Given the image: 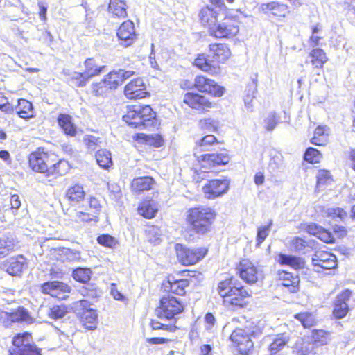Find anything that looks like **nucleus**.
<instances>
[{"mask_svg":"<svg viewBox=\"0 0 355 355\" xmlns=\"http://www.w3.org/2000/svg\"><path fill=\"white\" fill-rule=\"evenodd\" d=\"M44 311L50 318L53 320L62 318L68 313L67 307L63 304L46 307Z\"/></svg>","mask_w":355,"mask_h":355,"instance_id":"nucleus-40","label":"nucleus"},{"mask_svg":"<svg viewBox=\"0 0 355 355\" xmlns=\"http://www.w3.org/2000/svg\"><path fill=\"white\" fill-rule=\"evenodd\" d=\"M230 181L227 178L213 179L202 187V192L207 199H215L226 193L230 189Z\"/></svg>","mask_w":355,"mask_h":355,"instance_id":"nucleus-8","label":"nucleus"},{"mask_svg":"<svg viewBox=\"0 0 355 355\" xmlns=\"http://www.w3.org/2000/svg\"><path fill=\"white\" fill-rule=\"evenodd\" d=\"M322 30V26L319 24L312 28V33L309 40V44L312 47L320 45L322 37L318 35L319 32Z\"/></svg>","mask_w":355,"mask_h":355,"instance_id":"nucleus-52","label":"nucleus"},{"mask_svg":"<svg viewBox=\"0 0 355 355\" xmlns=\"http://www.w3.org/2000/svg\"><path fill=\"white\" fill-rule=\"evenodd\" d=\"M95 157L98 164L103 168H108L112 165L111 153L106 149L98 150Z\"/></svg>","mask_w":355,"mask_h":355,"instance_id":"nucleus-42","label":"nucleus"},{"mask_svg":"<svg viewBox=\"0 0 355 355\" xmlns=\"http://www.w3.org/2000/svg\"><path fill=\"white\" fill-rule=\"evenodd\" d=\"M297 318L305 328H309L314 325L315 320L314 316L309 313H300L295 315Z\"/></svg>","mask_w":355,"mask_h":355,"instance_id":"nucleus-50","label":"nucleus"},{"mask_svg":"<svg viewBox=\"0 0 355 355\" xmlns=\"http://www.w3.org/2000/svg\"><path fill=\"white\" fill-rule=\"evenodd\" d=\"M150 325H151L153 329H155V330L165 329L168 331H173L175 329V327L174 325L164 324L161 323L160 322L157 321L155 320H151Z\"/></svg>","mask_w":355,"mask_h":355,"instance_id":"nucleus-63","label":"nucleus"},{"mask_svg":"<svg viewBox=\"0 0 355 355\" xmlns=\"http://www.w3.org/2000/svg\"><path fill=\"white\" fill-rule=\"evenodd\" d=\"M51 158H55V155L39 148L30 154L28 157L29 166L33 171L46 175L49 164L52 162Z\"/></svg>","mask_w":355,"mask_h":355,"instance_id":"nucleus-7","label":"nucleus"},{"mask_svg":"<svg viewBox=\"0 0 355 355\" xmlns=\"http://www.w3.org/2000/svg\"><path fill=\"white\" fill-rule=\"evenodd\" d=\"M217 15L218 12L208 6L203 8L200 12L201 22L205 26H209V31L211 26L216 24Z\"/></svg>","mask_w":355,"mask_h":355,"instance_id":"nucleus-34","label":"nucleus"},{"mask_svg":"<svg viewBox=\"0 0 355 355\" xmlns=\"http://www.w3.org/2000/svg\"><path fill=\"white\" fill-rule=\"evenodd\" d=\"M317 237L325 243H331L335 241L334 234L324 228L321 230Z\"/></svg>","mask_w":355,"mask_h":355,"instance_id":"nucleus-61","label":"nucleus"},{"mask_svg":"<svg viewBox=\"0 0 355 355\" xmlns=\"http://www.w3.org/2000/svg\"><path fill=\"white\" fill-rule=\"evenodd\" d=\"M352 291L349 289L344 290L337 295L334 309V315L336 318H344L349 311V305L347 302L352 296Z\"/></svg>","mask_w":355,"mask_h":355,"instance_id":"nucleus-19","label":"nucleus"},{"mask_svg":"<svg viewBox=\"0 0 355 355\" xmlns=\"http://www.w3.org/2000/svg\"><path fill=\"white\" fill-rule=\"evenodd\" d=\"M314 343H304L301 349L298 352L300 355H309L313 354L314 349Z\"/></svg>","mask_w":355,"mask_h":355,"instance_id":"nucleus-64","label":"nucleus"},{"mask_svg":"<svg viewBox=\"0 0 355 355\" xmlns=\"http://www.w3.org/2000/svg\"><path fill=\"white\" fill-rule=\"evenodd\" d=\"M312 338L315 344L323 345L327 343L328 334L324 330H315L313 332Z\"/></svg>","mask_w":355,"mask_h":355,"instance_id":"nucleus-58","label":"nucleus"},{"mask_svg":"<svg viewBox=\"0 0 355 355\" xmlns=\"http://www.w3.org/2000/svg\"><path fill=\"white\" fill-rule=\"evenodd\" d=\"M1 319L4 320L6 325H10L11 323L16 322H25L29 324L35 321V319L31 315L28 311L24 307H19L11 313H3L1 315Z\"/></svg>","mask_w":355,"mask_h":355,"instance_id":"nucleus-15","label":"nucleus"},{"mask_svg":"<svg viewBox=\"0 0 355 355\" xmlns=\"http://www.w3.org/2000/svg\"><path fill=\"white\" fill-rule=\"evenodd\" d=\"M184 306L173 296L164 297L160 300L159 306L156 308L155 315L161 319H175V315L182 312Z\"/></svg>","mask_w":355,"mask_h":355,"instance_id":"nucleus-4","label":"nucleus"},{"mask_svg":"<svg viewBox=\"0 0 355 355\" xmlns=\"http://www.w3.org/2000/svg\"><path fill=\"white\" fill-rule=\"evenodd\" d=\"M327 215L334 219L338 218L340 220H344L347 216V213L340 207L329 208Z\"/></svg>","mask_w":355,"mask_h":355,"instance_id":"nucleus-57","label":"nucleus"},{"mask_svg":"<svg viewBox=\"0 0 355 355\" xmlns=\"http://www.w3.org/2000/svg\"><path fill=\"white\" fill-rule=\"evenodd\" d=\"M289 247L293 252L304 253L306 248L308 247V243L302 238L295 236L291 240Z\"/></svg>","mask_w":355,"mask_h":355,"instance_id":"nucleus-47","label":"nucleus"},{"mask_svg":"<svg viewBox=\"0 0 355 355\" xmlns=\"http://www.w3.org/2000/svg\"><path fill=\"white\" fill-rule=\"evenodd\" d=\"M331 178L330 173L329 171L325 170H321L318 172L317 174V184L318 186L324 184Z\"/></svg>","mask_w":355,"mask_h":355,"instance_id":"nucleus-62","label":"nucleus"},{"mask_svg":"<svg viewBox=\"0 0 355 355\" xmlns=\"http://www.w3.org/2000/svg\"><path fill=\"white\" fill-rule=\"evenodd\" d=\"M91 270L89 268H78L73 270V277L75 280L81 283H87L89 281Z\"/></svg>","mask_w":355,"mask_h":355,"instance_id":"nucleus-49","label":"nucleus"},{"mask_svg":"<svg viewBox=\"0 0 355 355\" xmlns=\"http://www.w3.org/2000/svg\"><path fill=\"white\" fill-rule=\"evenodd\" d=\"M193 64L200 70L210 74H218L220 72V67L217 64H211L204 54H200L195 59Z\"/></svg>","mask_w":355,"mask_h":355,"instance_id":"nucleus-30","label":"nucleus"},{"mask_svg":"<svg viewBox=\"0 0 355 355\" xmlns=\"http://www.w3.org/2000/svg\"><path fill=\"white\" fill-rule=\"evenodd\" d=\"M155 113L149 105H133L128 107L123 120L131 128L144 129L154 124Z\"/></svg>","mask_w":355,"mask_h":355,"instance_id":"nucleus-3","label":"nucleus"},{"mask_svg":"<svg viewBox=\"0 0 355 355\" xmlns=\"http://www.w3.org/2000/svg\"><path fill=\"white\" fill-rule=\"evenodd\" d=\"M77 314L80 315L81 322L87 329H94L98 323L96 311L90 308V303L86 300H81L75 303Z\"/></svg>","mask_w":355,"mask_h":355,"instance_id":"nucleus-6","label":"nucleus"},{"mask_svg":"<svg viewBox=\"0 0 355 355\" xmlns=\"http://www.w3.org/2000/svg\"><path fill=\"white\" fill-rule=\"evenodd\" d=\"M51 161L46 174L49 181L66 174L69 169L68 162L64 160H58L56 156L55 158H51Z\"/></svg>","mask_w":355,"mask_h":355,"instance_id":"nucleus-23","label":"nucleus"},{"mask_svg":"<svg viewBox=\"0 0 355 355\" xmlns=\"http://www.w3.org/2000/svg\"><path fill=\"white\" fill-rule=\"evenodd\" d=\"M97 241L101 245L113 248L118 244L117 240L109 234H103L97 238Z\"/></svg>","mask_w":355,"mask_h":355,"instance_id":"nucleus-55","label":"nucleus"},{"mask_svg":"<svg viewBox=\"0 0 355 355\" xmlns=\"http://www.w3.org/2000/svg\"><path fill=\"white\" fill-rule=\"evenodd\" d=\"M279 279L282 280V284L290 288L292 293L296 292L298 289L300 279L297 275L282 271L279 272Z\"/></svg>","mask_w":355,"mask_h":355,"instance_id":"nucleus-31","label":"nucleus"},{"mask_svg":"<svg viewBox=\"0 0 355 355\" xmlns=\"http://www.w3.org/2000/svg\"><path fill=\"white\" fill-rule=\"evenodd\" d=\"M124 94L130 99L144 98L147 92L143 79L137 78L130 82L125 87Z\"/></svg>","mask_w":355,"mask_h":355,"instance_id":"nucleus-18","label":"nucleus"},{"mask_svg":"<svg viewBox=\"0 0 355 355\" xmlns=\"http://www.w3.org/2000/svg\"><path fill=\"white\" fill-rule=\"evenodd\" d=\"M117 37L121 45L130 46L137 38L134 23L130 20L124 21L118 29Z\"/></svg>","mask_w":355,"mask_h":355,"instance_id":"nucleus-17","label":"nucleus"},{"mask_svg":"<svg viewBox=\"0 0 355 355\" xmlns=\"http://www.w3.org/2000/svg\"><path fill=\"white\" fill-rule=\"evenodd\" d=\"M73 218L76 223H87L92 221H94L95 223L98 221V216L92 212L89 213L78 211L76 212Z\"/></svg>","mask_w":355,"mask_h":355,"instance_id":"nucleus-48","label":"nucleus"},{"mask_svg":"<svg viewBox=\"0 0 355 355\" xmlns=\"http://www.w3.org/2000/svg\"><path fill=\"white\" fill-rule=\"evenodd\" d=\"M264 123H265V128L268 131L273 130L275 128V127L278 123L275 114L270 113L267 116V117L264 119Z\"/></svg>","mask_w":355,"mask_h":355,"instance_id":"nucleus-60","label":"nucleus"},{"mask_svg":"<svg viewBox=\"0 0 355 355\" xmlns=\"http://www.w3.org/2000/svg\"><path fill=\"white\" fill-rule=\"evenodd\" d=\"M272 225V221L270 220L269 223L266 226H262L258 228L257 230V245H260L266 237L268 236L269 232H270L271 226Z\"/></svg>","mask_w":355,"mask_h":355,"instance_id":"nucleus-53","label":"nucleus"},{"mask_svg":"<svg viewBox=\"0 0 355 355\" xmlns=\"http://www.w3.org/2000/svg\"><path fill=\"white\" fill-rule=\"evenodd\" d=\"M85 193L83 187L79 184L73 185L69 187L66 193L67 199L71 203H77L82 200L85 197Z\"/></svg>","mask_w":355,"mask_h":355,"instance_id":"nucleus-39","label":"nucleus"},{"mask_svg":"<svg viewBox=\"0 0 355 355\" xmlns=\"http://www.w3.org/2000/svg\"><path fill=\"white\" fill-rule=\"evenodd\" d=\"M83 143L89 152H94L98 147H101L102 139L100 137L91 135H85L83 137Z\"/></svg>","mask_w":355,"mask_h":355,"instance_id":"nucleus-46","label":"nucleus"},{"mask_svg":"<svg viewBox=\"0 0 355 355\" xmlns=\"http://www.w3.org/2000/svg\"><path fill=\"white\" fill-rule=\"evenodd\" d=\"M321 158V153L313 148H309L304 153V159L310 163H318Z\"/></svg>","mask_w":355,"mask_h":355,"instance_id":"nucleus-54","label":"nucleus"},{"mask_svg":"<svg viewBox=\"0 0 355 355\" xmlns=\"http://www.w3.org/2000/svg\"><path fill=\"white\" fill-rule=\"evenodd\" d=\"M148 241L153 245H159L162 242V231L157 226L148 227L146 231Z\"/></svg>","mask_w":355,"mask_h":355,"instance_id":"nucleus-45","label":"nucleus"},{"mask_svg":"<svg viewBox=\"0 0 355 355\" xmlns=\"http://www.w3.org/2000/svg\"><path fill=\"white\" fill-rule=\"evenodd\" d=\"M122 83L121 79L118 74V71H112L106 75L104 79L97 83L95 86L98 87V89L105 87L110 89H114Z\"/></svg>","mask_w":355,"mask_h":355,"instance_id":"nucleus-29","label":"nucleus"},{"mask_svg":"<svg viewBox=\"0 0 355 355\" xmlns=\"http://www.w3.org/2000/svg\"><path fill=\"white\" fill-rule=\"evenodd\" d=\"M140 215L146 218H152L155 216L157 211L156 204L152 200L142 202L138 207Z\"/></svg>","mask_w":355,"mask_h":355,"instance_id":"nucleus-37","label":"nucleus"},{"mask_svg":"<svg viewBox=\"0 0 355 355\" xmlns=\"http://www.w3.org/2000/svg\"><path fill=\"white\" fill-rule=\"evenodd\" d=\"M126 5L122 0H110L108 10L113 15L125 18L127 16Z\"/></svg>","mask_w":355,"mask_h":355,"instance_id":"nucleus-38","label":"nucleus"},{"mask_svg":"<svg viewBox=\"0 0 355 355\" xmlns=\"http://www.w3.org/2000/svg\"><path fill=\"white\" fill-rule=\"evenodd\" d=\"M312 263L317 272L325 270H332L337 266V259L334 254L325 251H316L312 257Z\"/></svg>","mask_w":355,"mask_h":355,"instance_id":"nucleus-10","label":"nucleus"},{"mask_svg":"<svg viewBox=\"0 0 355 355\" xmlns=\"http://www.w3.org/2000/svg\"><path fill=\"white\" fill-rule=\"evenodd\" d=\"M41 291L59 300L65 299L71 291V288L65 283L59 281L46 282L42 284Z\"/></svg>","mask_w":355,"mask_h":355,"instance_id":"nucleus-12","label":"nucleus"},{"mask_svg":"<svg viewBox=\"0 0 355 355\" xmlns=\"http://www.w3.org/2000/svg\"><path fill=\"white\" fill-rule=\"evenodd\" d=\"M59 125L65 134L73 137L76 134V127L71 121V117L65 114H60L58 117Z\"/></svg>","mask_w":355,"mask_h":355,"instance_id":"nucleus-35","label":"nucleus"},{"mask_svg":"<svg viewBox=\"0 0 355 355\" xmlns=\"http://www.w3.org/2000/svg\"><path fill=\"white\" fill-rule=\"evenodd\" d=\"M269 168L272 173L282 171L283 166L282 158L279 156L273 157L270 161Z\"/></svg>","mask_w":355,"mask_h":355,"instance_id":"nucleus-59","label":"nucleus"},{"mask_svg":"<svg viewBox=\"0 0 355 355\" xmlns=\"http://www.w3.org/2000/svg\"><path fill=\"white\" fill-rule=\"evenodd\" d=\"M154 184L155 181L151 177H138L133 179L131 187L135 192L139 193L151 189Z\"/></svg>","mask_w":355,"mask_h":355,"instance_id":"nucleus-32","label":"nucleus"},{"mask_svg":"<svg viewBox=\"0 0 355 355\" xmlns=\"http://www.w3.org/2000/svg\"><path fill=\"white\" fill-rule=\"evenodd\" d=\"M236 269L241 278L246 283L251 284L257 281V268L250 260H241Z\"/></svg>","mask_w":355,"mask_h":355,"instance_id":"nucleus-16","label":"nucleus"},{"mask_svg":"<svg viewBox=\"0 0 355 355\" xmlns=\"http://www.w3.org/2000/svg\"><path fill=\"white\" fill-rule=\"evenodd\" d=\"M175 249L179 262L184 266L196 263L205 256L207 252L205 248H188L180 243H177Z\"/></svg>","mask_w":355,"mask_h":355,"instance_id":"nucleus-5","label":"nucleus"},{"mask_svg":"<svg viewBox=\"0 0 355 355\" xmlns=\"http://www.w3.org/2000/svg\"><path fill=\"white\" fill-rule=\"evenodd\" d=\"M195 87L200 92H207L214 96H221L224 94V88L217 85L214 80L204 76L195 78Z\"/></svg>","mask_w":355,"mask_h":355,"instance_id":"nucleus-14","label":"nucleus"},{"mask_svg":"<svg viewBox=\"0 0 355 355\" xmlns=\"http://www.w3.org/2000/svg\"><path fill=\"white\" fill-rule=\"evenodd\" d=\"M218 291L225 304L232 308L243 307L246 298L250 296L246 289L243 286H239L237 280L233 277L220 282Z\"/></svg>","mask_w":355,"mask_h":355,"instance_id":"nucleus-1","label":"nucleus"},{"mask_svg":"<svg viewBox=\"0 0 355 355\" xmlns=\"http://www.w3.org/2000/svg\"><path fill=\"white\" fill-rule=\"evenodd\" d=\"M239 31L237 23L230 19L214 24L209 31L210 35L217 38H232L235 37Z\"/></svg>","mask_w":355,"mask_h":355,"instance_id":"nucleus-9","label":"nucleus"},{"mask_svg":"<svg viewBox=\"0 0 355 355\" xmlns=\"http://www.w3.org/2000/svg\"><path fill=\"white\" fill-rule=\"evenodd\" d=\"M216 216L211 208L199 206L188 210L187 220L196 233L204 235L210 232Z\"/></svg>","mask_w":355,"mask_h":355,"instance_id":"nucleus-2","label":"nucleus"},{"mask_svg":"<svg viewBox=\"0 0 355 355\" xmlns=\"http://www.w3.org/2000/svg\"><path fill=\"white\" fill-rule=\"evenodd\" d=\"M85 70L83 71V80L78 84V87H84L87 81L94 77L100 75L105 71L106 67L105 65L99 66L93 58H87L84 62Z\"/></svg>","mask_w":355,"mask_h":355,"instance_id":"nucleus-20","label":"nucleus"},{"mask_svg":"<svg viewBox=\"0 0 355 355\" xmlns=\"http://www.w3.org/2000/svg\"><path fill=\"white\" fill-rule=\"evenodd\" d=\"M276 260L279 264L288 266L295 270L303 268L304 266L303 259L293 255L280 253L278 254Z\"/></svg>","mask_w":355,"mask_h":355,"instance_id":"nucleus-28","label":"nucleus"},{"mask_svg":"<svg viewBox=\"0 0 355 355\" xmlns=\"http://www.w3.org/2000/svg\"><path fill=\"white\" fill-rule=\"evenodd\" d=\"M209 49L214 60L218 62H225L231 56L230 49L226 44H211Z\"/></svg>","mask_w":355,"mask_h":355,"instance_id":"nucleus-25","label":"nucleus"},{"mask_svg":"<svg viewBox=\"0 0 355 355\" xmlns=\"http://www.w3.org/2000/svg\"><path fill=\"white\" fill-rule=\"evenodd\" d=\"M311 63L315 68H322L324 63L328 60L325 52L320 48L313 49L309 53Z\"/></svg>","mask_w":355,"mask_h":355,"instance_id":"nucleus-36","label":"nucleus"},{"mask_svg":"<svg viewBox=\"0 0 355 355\" xmlns=\"http://www.w3.org/2000/svg\"><path fill=\"white\" fill-rule=\"evenodd\" d=\"M32 342L31 336L28 333L18 334L15 336L12 340L13 348L10 352V355H15L18 349L25 347L26 343Z\"/></svg>","mask_w":355,"mask_h":355,"instance_id":"nucleus-43","label":"nucleus"},{"mask_svg":"<svg viewBox=\"0 0 355 355\" xmlns=\"http://www.w3.org/2000/svg\"><path fill=\"white\" fill-rule=\"evenodd\" d=\"M13 239L7 236L0 237V259L8 255L15 248Z\"/></svg>","mask_w":355,"mask_h":355,"instance_id":"nucleus-44","label":"nucleus"},{"mask_svg":"<svg viewBox=\"0 0 355 355\" xmlns=\"http://www.w3.org/2000/svg\"><path fill=\"white\" fill-rule=\"evenodd\" d=\"M15 110L20 118L26 120L30 119L35 116L32 103L24 98L17 100V105L15 106Z\"/></svg>","mask_w":355,"mask_h":355,"instance_id":"nucleus-27","label":"nucleus"},{"mask_svg":"<svg viewBox=\"0 0 355 355\" xmlns=\"http://www.w3.org/2000/svg\"><path fill=\"white\" fill-rule=\"evenodd\" d=\"M201 160L207 164L209 166L225 165L230 161V157L225 150L220 152L202 155Z\"/></svg>","mask_w":355,"mask_h":355,"instance_id":"nucleus-24","label":"nucleus"},{"mask_svg":"<svg viewBox=\"0 0 355 355\" xmlns=\"http://www.w3.org/2000/svg\"><path fill=\"white\" fill-rule=\"evenodd\" d=\"M28 267L26 259L23 255L11 257L4 261L2 268L12 276H20Z\"/></svg>","mask_w":355,"mask_h":355,"instance_id":"nucleus-13","label":"nucleus"},{"mask_svg":"<svg viewBox=\"0 0 355 355\" xmlns=\"http://www.w3.org/2000/svg\"><path fill=\"white\" fill-rule=\"evenodd\" d=\"M199 125L201 129L209 132L216 131L218 127V122L210 118L204 119L200 121Z\"/></svg>","mask_w":355,"mask_h":355,"instance_id":"nucleus-56","label":"nucleus"},{"mask_svg":"<svg viewBox=\"0 0 355 355\" xmlns=\"http://www.w3.org/2000/svg\"><path fill=\"white\" fill-rule=\"evenodd\" d=\"M24 347L18 349L15 355H41L39 349L32 342L26 343Z\"/></svg>","mask_w":355,"mask_h":355,"instance_id":"nucleus-51","label":"nucleus"},{"mask_svg":"<svg viewBox=\"0 0 355 355\" xmlns=\"http://www.w3.org/2000/svg\"><path fill=\"white\" fill-rule=\"evenodd\" d=\"M289 336L286 333L271 335L266 338L268 343V349L270 354H277L288 343Z\"/></svg>","mask_w":355,"mask_h":355,"instance_id":"nucleus-22","label":"nucleus"},{"mask_svg":"<svg viewBox=\"0 0 355 355\" xmlns=\"http://www.w3.org/2000/svg\"><path fill=\"white\" fill-rule=\"evenodd\" d=\"M217 143L216 138L212 135H207L196 142L195 154L201 151L209 150V147Z\"/></svg>","mask_w":355,"mask_h":355,"instance_id":"nucleus-41","label":"nucleus"},{"mask_svg":"<svg viewBox=\"0 0 355 355\" xmlns=\"http://www.w3.org/2000/svg\"><path fill=\"white\" fill-rule=\"evenodd\" d=\"M230 340L238 347L241 354H248L254 346L250 333L243 329L234 330L230 335Z\"/></svg>","mask_w":355,"mask_h":355,"instance_id":"nucleus-11","label":"nucleus"},{"mask_svg":"<svg viewBox=\"0 0 355 355\" xmlns=\"http://www.w3.org/2000/svg\"><path fill=\"white\" fill-rule=\"evenodd\" d=\"M168 284L172 293L183 295L185 294V288L189 286V281L186 279H177L174 276L168 278Z\"/></svg>","mask_w":355,"mask_h":355,"instance_id":"nucleus-33","label":"nucleus"},{"mask_svg":"<svg viewBox=\"0 0 355 355\" xmlns=\"http://www.w3.org/2000/svg\"><path fill=\"white\" fill-rule=\"evenodd\" d=\"M184 103L193 109L201 111H207L211 107V102L205 96L194 93H187Z\"/></svg>","mask_w":355,"mask_h":355,"instance_id":"nucleus-21","label":"nucleus"},{"mask_svg":"<svg viewBox=\"0 0 355 355\" xmlns=\"http://www.w3.org/2000/svg\"><path fill=\"white\" fill-rule=\"evenodd\" d=\"M261 8L264 12L271 13L277 17H285L289 12L288 7L286 4L278 1L262 3Z\"/></svg>","mask_w":355,"mask_h":355,"instance_id":"nucleus-26","label":"nucleus"}]
</instances>
